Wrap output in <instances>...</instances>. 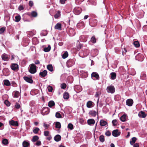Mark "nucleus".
Listing matches in <instances>:
<instances>
[{"instance_id":"f257e3e1","label":"nucleus","mask_w":147,"mask_h":147,"mask_svg":"<svg viewBox=\"0 0 147 147\" xmlns=\"http://www.w3.org/2000/svg\"><path fill=\"white\" fill-rule=\"evenodd\" d=\"M36 66L34 64H31L29 69V72L32 74L35 73L36 71Z\"/></svg>"},{"instance_id":"f03ea898","label":"nucleus","mask_w":147,"mask_h":147,"mask_svg":"<svg viewBox=\"0 0 147 147\" xmlns=\"http://www.w3.org/2000/svg\"><path fill=\"white\" fill-rule=\"evenodd\" d=\"M115 88L113 86H108L107 88V90L108 92L113 93L115 92Z\"/></svg>"},{"instance_id":"7ed1b4c3","label":"nucleus","mask_w":147,"mask_h":147,"mask_svg":"<svg viewBox=\"0 0 147 147\" xmlns=\"http://www.w3.org/2000/svg\"><path fill=\"white\" fill-rule=\"evenodd\" d=\"M112 135L115 137L119 136L121 134V132L119 131V130L116 129L114 130L112 132Z\"/></svg>"},{"instance_id":"20e7f679","label":"nucleus","mask_w":147,"mask_h":147,"mask_svg":"<svg viewBox=\"0 0 147 147\" xmlns=\"http://www.w3.org/2000/svg\"><path fill=\"white\" fill-rule=\"evenodd\" d=\"M1 58L3 60L7 61L9 59V57L7 55L4 53L1 55Z\"/></svg>"},{"instance_id":"39448f33","label":"nucleus","mask_w":147,"mask_h":147,"mask_svg":"<svg viewBox=\"0 0 147 147\" xmlns=\"http://www.w3.org/2000/svg\"><path fill=\"white\" fill-rule=\"evenodd\" d=\"M11 69L14 71L18 70V65L16 63L11 64Z\"/></svg>"},{"instance_id":"423d86ee","label":"nucleus","mask_w":147,"mask_h":147,"mask_svg":"<svg viewBox=\"0 0 147 147\" xmlns=\"http://www.w3.org/2000/svg\"><path fill=\"white\" fill-rule=\"evenodd\" d=\"M24 80L30 84L33 83V80L32 78H29L27 76H24L23 78Z\"/></svg>"},{"instance_id":"0eeeda50","label":"nucleus","mask_w":147,"mask_h":147,"mask_svg":"<svg viewBox=\"0 0 147 147\" xmlns=\"http://www.w3.org/2000/svg\"><path fill=\"white\" fill-rule=\"evenodd\" d=\"M66 63L68 67H70L74 64V62L72 59H70L67 61Z\"/></svg>"},{"instance_id":"6e6552de","label":"nucleus","mask_w":147,"mask_h":147,"mask_svg":"<svg viewBox=\"0 0 147 147\" xmlns=\"http://www.w3.org/2000/svg\"><path fill=\"white\" fill-rule=\"evenodd\" d=\"M133 103V101L131 99H129L127 100L126 101V105L129 106H131Z\"/></svg>"},{"instance_id":"1a4fd4ad","label":"nucleus","mask_w":147,"mask_h":147,"mask_svg":"<svg viewBox=\"0 0 147 147\" xmlns=\"http://www.w3.org/2000/svg\"><path fill=\"white\" fill-rule=\"evenodd\" d=\"M47 71L46 70H44L40 72L39 75L41 77H44L47 75Z\"/></svg>"},{"instance_id":"9d476101","label":"nucleus","mask_w":147,"mask_h":147,"mask_svg":"<svg viewBox=\"0 0 147 147\" xmlns=\"http://www.w3.org/2000/svg\"><path fill=\"white\" fill-rule=\"evenodd\" d=\"M95 123V121L93 119H91L87 120V123L90 125H93Z\"/></svg>"},{"instance_id":"9b49d317","label":"nucleus","mask_w":147,"mask_h":147,"mask_svg":"<svg viewBox=\"0 0 147 147\" xmlns=\"http://www.w3.org/2000/svg\"><path fill=\"white\" fill-rule=\"evenodd\" d=\"M9 124L11 125L18 126V123L17 121H14L13 120H11L9 122Z\"/></svg>"},{"instance_id":"f8f14e48","label":"nucleus","mask_w":147,"mask_h":147,"mask_svg":"<svg viewBox=\"0 0 147 147\" xmlns=\"http://www.w3.org/2000/svg\"><path fill=\"white\" fill-rule=\"evenodd\" d=\"M138 115L140 117L145 118L146 117V115L144 111H141L139 113Z\"/></svg>"},{"instance_id":"ddd939ff","label":"nucleus","mask_w":147,"mask_h":147,"mask_svg":"<svg viewBox=\"0 0 147 147\" xmlns=\"http://www.w3.org/2000/svg\"><path fill=\"white\" fill-rule=\"evenodd\" d=\"M107 121H105L103 119H101L100 121V125L101 126H104L107 124Z\"/></svg>"},{"instance_id":"4468645a","label":"nucleus","mask_w":147,"mask_h":147,"mask_svg":"<svg viewBox=\"0 0 147 147\" xmlns=\"http://www.w3.org/2000/svg\"><path fill=\"white\" fill-rule=\"evenodd\" d=\"M49 108L48 107H44L42 109V113H46V114L48 113L49 112Z\"/></svg>"},{"instance_id":"2eb2a0df","label":"nucleus","mask_w":147,"mask_h":147,"mask_svg":"<svg viewBox=\"0 0 147 147\" xmlns=\"http://www.w3.org/2000/svg\"><path fill=\"white\" fill-rule=\"evenodd\" d=\"M55 29L58 30H61V25L60 23H57L55 26Z\"/></svg>"},{"instance_id":"dca6fc26","label":"nucleus","mask_w":147,"mask_h":147,"mask_svg":"<svg viewBox=\"0 0 147 147\" xmlns=\"http://www.w3.org/2000/svg\"><path fill=\"white\" fill-rule=\"evenodd\" d=\"M54 140L56 142H59L61 140V136L59 135H57L55 136Z\"/></svg>"},{"instance_id":"f3484780","label":"nucleus","mask_w":147,"mask_h":147,"mask_svg":"<svg viewBox=\"0 0 147 147\" xmlns=\"http://www.w3.org/2000/svg\"><path fill=\"white\" fill-rule=\"evenodd\" d=\"M97 114L96 112L94 110L90 111L89 113V114L91 115L92 116L94 117H95Z\"/></svg>"},{"instance_id":"a211bd4d","label":"nucleus","mask_w":147,"mask_h":147,"mask_svg":"<svg viewBox=\"0 0 147 147\" xmlns=\"http://www.w3.org/2000/svg\"><path fill=\"white\" fill-rule=\"evenodd\" d=\"M92 77H94L96 79H98L99 78V76L97 73L95 72H93L91 74Z\"/></svg>"},{"instance_id":"6ab92c4d","label":"nucleus","mask_w":147,"mask_h":147,"mask_svg":"<svg viewBox=\"0 0 147 147\" xmlns=\"http://www.w3.org/2000/svg\"><path fill=\"white\" fill-rule=\"evenodd\" d=\"M93 102L91 101H88L86 104V106L88 108H90L93 107Z\"/></svg>"},{"instance_id":"aec40b11","label":"nucleus","mask_w":147,"mask_h":147,"mask_svg":"<svg viewBox=\"0 0 147 147\" xmlns=\"http://www.w3.org/2000/svg\"><path fill=\"white\" fill-rule=\"evenodd\" d=\"M111 78L113 80L116 79V74L115 72H112L110 74Z\"/></svg>"},{"instance_id":"412c9836","label":"nucleus","mask_w":147,"mask_h":147,"mask_svg":"<svg viewBox=\"0 0 147 147\" xmlns=\"http://www.w3.org/2000/svg\"><path fill=\"white\" fill-rule=\"evenodd\" d=\"M69 98V94L67 92H65L63 94V98L65 99H67Z\"/></svg>"},{"instance_id":"4be33fe9","label":"nucleus","mask_w":147,"mask_h":147,"mask_svg":"<svg viewBox=\"0 0 147 147\" xmlns=\"http://www.w3.org/2000/svg\"><path fill=\"white\" fill-rule=\"evenodd\" d=\"M47 68L50 71L52 72L53 71V69L52 65L51 64H49L47 66Z\"/></svg>"},{"instance_id":"5701e85b","label":"nucleus","mask_w":147,"mask_h":147,"mask_svg":"<svg viewBox=\"0 0 147 147\" xmlns=\"http://www.w3.org/2000/svg\"><path fill=\"white\" fill-rule=\"evenodd\" d=\"M22 145L24 147H28L30 145V144L28 142L24 141L23 142Z\"/></svg>"},{"instance_id":"b1692460","label":"nucleus","mask_w":147,"mask_h":147,"mask_svg":"<svg viewBox=\"0 0 147 147\" xmlns=\"http://www.w3.org/2000/svg\"><path fill=\"white\" fill-rule=\"evenodd\" d=\"M2 143L5 145H7L9 144L8 140L7 139H3L2 141Z\"/></svg>"},{"instance_id":"393cba45","label":"nucleus","mask_w":147,"mask_h":147,"mask_svg":"<svg viewBox=\"0 0 147 147\" xmlns=\"http://www.w3.org/2000/svg\"><path fill=\"white\" fill-rule=\"evenodd\" d=\"M137 140V138L136 137H133L132 138L131 140L130 141V144L131 145H133Z\"/></svg>"},{"instance_id":"a878e982","label":"nucleus","mask_w":147,"mask_h":147,"mask_svg":"<svg viewBox=\"0 0 147 147\" xmlns=\"http://www.w3.org/2000/svg\"><path fill=\"white\" fill-rule=\"evenodd\" d=\"M55 105L54 102L53 100H51L48 103V106L50 107H52Z\"/></svg>"},{"instance_id":"bb28decb","label":"nucleus","mask_w":147,"mask_h":147,"mask_svg":"<svg viewBox=\"0 0 147 147\" xmlns=\"http://www.w3.org/2000/svg\"><path fill=\"white\" fill-rule=\"evenodd\" d=\"M4 84L7 86H9L10 85L11 83L8 80H5L4 81Z\"/></svg>"},{"instance_id":"cd10ccee","label":"nucleus","mask_w":147,"mask_h":147,"mask_svg":"<svg viewBox=\"0 0 147 147\" xmlns=\"http://www.w3.org/2000/svg\"><path fill=\"white\" fill-rule=\"evenodd\" d=\"M96 39L94 36H93L91 38L90 41L93 43H95L96 42Z\"/></svg>"},{"instance_id":"c85d7f7f","label":"nucleus","mask_w":147,"mask_h":147,"mask_svg":"<svg viewBox=\"0 0 147 147\" xmlns=\"http://www.w3.org/2000/svg\"><path fill=\"white\" fill-rule=\"evenodd\" d=\"M120 119L123 122L125 121L126 119V115H123L121 117Z\"/></svg>"},{"instance_id":"c756f323","label":"nucleus","mask_w":147,"mask_h":147,"mask_svg":"<svg viewBox=\"0 0 147 147\" xmlns=\"http://www.w3.org/2000/svg\"><path fill=\"white\" fill-rule=\"evenodd\" d=\"M55 127L57 128L60 129L61 127V124L59 122H56L55 123Z\"/></svg>"},{"instance_id":"7c9ffc66","label":"nucleus","mask_w":147,"mask_h":147,"mask_svg":"<svg viewBox=\"0 0 147 147\" xmlns=\"http://www.w3.org/2000/svg\"><path fill=\"white\" fill-rule=\"evenodd\" d=\"M140 57H141L142 58H143V55L140 54H138L136 57V59H138L139 61H141L142 59L139 58Z\"/></svg>"},{"instance_id":"2f4dec72","label":"nucleus","mask_w":147,"mask_h":147,"mask_svg":"<svg viewBox=\"0 0 147 147\" xmlns=\"http://www.w3.org/2000/svg\"><path fill=\"white\" fill-rule=\"evenodd\" d=\"M39 139L38 137L37 136H35L33 137L32 141L33 142H35Z\"/></svg>"},{"instance_id":"473e14b6","label":"nucleus","mask_w":147,"mask_h":147,"mask_svg":"<svg viewBox=\"0 0 147 147\" xmlns=\"http://www.w3.org/2000/svg\"><path fill=\"white\" fill-rule=\"evenodd\" d=\"M60 11H58L57 13L55 15L54 17L55 19H57L58 17L60 16Z\"/></svg>"},{"instance_id":"72a5a7b5","label":"nucleus","mask_w":147,"mask_h":147,"mask_svg":"<svg viewBox=\"0 0 147 147\" xmlns=\"http://www.w3.org/2000/svg\"><path fill=\"white\" fill-rule=\"evenodd\" d=\"M51 49V47L50 45H49L48 47L45 48L44 49V51L45 52H48Z\"/></svg>"},{"instance_id":"f704fd0d","label":"nucleus","mask_w":147,"mask_h":147,"mask_svg":"<svg viewBox=\"0 0 147 147\" xmlns=\"http://www.w3.org/2000/svg\"><path fill=\"white\" fill-rule=\"evenodd\" d=\"M134 45L136 47H138L140 46V44L139 42L137 41H135L134 42Z\"/></svg>"},{"instance_id":"c9c22d12","label":"nucleus","mask_w":147,"mask_h":147,"mask_svg":"<svg viewBox=\"0 0 147 147\" xmlns=\"http://www.w3.org/2000/svg\"><path fill=\"white\" fill-rule=\"evenodd\" d=\"M31 16L34 17H36L37 16V13L34 11H33L31 13Z\"/></svg>"},{"instance_id":"e433bc0d","label":"nucleus","mask_w":147,"mask_h":147,"mask_svg":"<svg viewBox=\"0 0 147 147\" xmlns=\"http://www.w3.org/2000/svg\"><path fill=\"white\" fill-rule=\"evenodd\" d=\"M15 21L16 22H19L21 19V17L20 15L17 16H15Z\"/></svg>"},{"instance_id":"4c0bfd02","label":"nucleus","mask_w":147,"mask_h":147,"mask_svg":"<svg viewBox=\"0 0 147 147\" xmlns=\"http://www.w3.org/2000/svg\"><path fill=\"white\" fill-rule=\"evenodd\" d=\"M15 94L14 95V97L15 98H17L19 96L20 92H19L16 91L14 92Z\"/></svg>"},{"instance_id":"58836bf2","label":"nucleus","mask_w":147,"mask_h":147,"mask_svg":"<svg viewBox=\"0 0 147 147\" xmlns=\"http://www.w3.org/2000/svg\"><path fill=\"white\" fill-rule=\"evenodd\" d=\"M68 55L67 52L66 51L63 54L62 57L63 59H65L68 57Z\"/></svg>"},{"instance_id":"ea45409f","label":"nucleus","mask_w":147,"mask_h":147,"mask_svg":"<svg viewBox=\"0 0 147 147\" xmlns=\"http://www.w3.org/2000/svg\"><path fill=\"white\" fill-rule=\"evenodd\" d=\"M99 140L100 141L102 142L105 141L104 136L103 135H101L99 137Z\"/></svg>"},{"instance_id":"a19ab883","label":"nucleus","mask_w":147,"mask_h":147,"mask_svg":"<svg viewBox=\"0 0 147 147\" xmlns=\"http://www.w3.org/2000/svg\"><path fill=\"white\" fill-rule=\"evenodd\" d=\"M55 116L57 118H62L61 115L58 112H57L55 114Z\"/></svg>"},{"instance_id":"79ce46f5","label":"nucleus","mask_w":147,"mask_h":147,"mask_svg":"<svg viewBox=\"0 0 147 147\" xmlns=\"http://www.w3.org/2000/svg\"><path fill=\"white\" fill-rule=\"evenodd\" d=\"M39 130V129L38 127H36L35 129L33 130V131L35 134H37Z\"/></svg>"},{"instance_id":"37998d69","label":"nucleus","mask_w":147,"mask_h":147,"mask_svg":"<svg viewBox=\"0 0 147 147\" xmlns=\"http://www.w3.org/2000/svg\"><path fill=\"white\" fill-rule=\"evenodd\" d=\"M67 127L70 130H72L73 129V125L72 124L69 123Z\"/></svg>"},{"instance_id":"c03bdc74","label":"nucleus","mask_w":147,"mask_h":147,"mask_svg":"<svg viewBox=\"0 0 147 147\" xmlns=\"http://www.w3.org/2000/svg\"><path fill=\"white\" fill-rule=\"evenodd\" d=\"M4 103L7 107L9 106L10 105V102L7 100H5L4 102Z\"/></svg>"},{"instance_id":"a18cd8bd","label":"nucleus","mask_w":147,"mask_h":147,"mask_svg":"<svg viewBox=\"0 0 147 147\" xmlns=\"http://www.w3.org/2000/svg\"><path fill=\"white\" fill-rule=\"evenodd\" d=\"M5 30V28L3 27L0 28V34H2Z\"/></svg>"},{"instance_id":"49530a36","label":"nucleus","mask_w":147,"mask_h":147,"mask_svg":"<svg viewBox=\"0 0 147 147\" xmlns=\"http://www.w3.org/2000/svg\"><path fill=\"white\" fill-rule=\"evenodd\" d=\"M112 123L113 126H115L117 124V121L116 119H114L112 121Z\"/></svg>"},{"instance_id":"de8ad7c7","label":"nucleus","mask_w":147,"mask_h":147,"mask_svg":"<svg viewBox=\"0 0 147 147\" xmlns=\"http://www.w3.org/2000/svg\"><path fill=\"white\" fill-rule=\"evenodd\" d=\"M83 47V45L82 44H80L77 47V50L78 51H79Z\"/></svg>"},{"instance_id":"09e8293b","label":"nucleus","mask_w":147,"mask_h":147,"mask_svg":"<svg viewBox=\"0 0 147 147\" xmlns=\"http://www.w3.org/2000/svg\"><path fill=\"white\" fill-rule=\"evenodd\" d=\"M66 84L65 83H63L61 85V88L63 89H65L66 87Z\"/></svg>"},{"instance_id":"8fccbe9b","label":"nucleus","mask_w":147,"mask_h":147,"mask_svg":"<svg viewBox=\"0 0 147 147\" xmlns=\"http://www.w3.org/2000/svg\"><path fill=\"white\" fill-rule=\"evenodd\" d=\"M105 135L107 136H109L111 135V133L108 130L105 133Z\"/></svg>"},{"instance_id":"3c124183","label":"nucleus","mask_w":147,"mask_h":147,"mask_svg":"<svg viewBox=\"0 0 147 147\" xmlns=\"http://www.w3.org/2000/svg\"><path fill=\"white\" fill-rule=\"evenodd\" d=\"M47 88H48L49 92H52V91L53 90V88L52 86H49L47 87Z\"/></svg>"},{"instance_id":"603ef678","label":"nucleus","mask_w":147,"mask_h":147,"mask_svg":"<svg viewBox=\"0 0 147 147\" xmlns=\"http://www.w3.org/2000/svg\"><path fill=\"white\" fill-rule=\"evenodd\" d=\"M127 52V51L126 49L125 48H124L123 50H122V54L123 55H125L126 54V53Z\"/></svg>"},{"instance_id":"864d4df0","label":"nucleus","mask_w":147,"mask_h":147,"mask_svg":"<svg viewBox=\"0 0 147 147\" xmlns=\"http://www.w3.org/2000/svg\"><path fill=\"white\" fill-rule=\"evenodd\" d=\"M15 107L17 109H19L20 107V106L18 103H16L15 106Z\"/></svg>"},{"instance_id":"5fc2aeb1","label":"nucleus","mask_w":147,"mask_h":147,"mask_svg":"<svg viewBox=\"0 0 147 147\" xmlns=\"http://www.w3.org/2000/svg\"><path fill=\"white\" fill-rule=\"evenodd\" d=\"M29 6L30 7H32L34 5L33 1H30L29 3Z\"/></svg>"},{"instance_id":"6e6d98bb","label":"nucleus","mask_w":147,"mask_h":147,"mask_svg":"<svg viewBox=\"0 0 147 147\" xmlns=\"http://www.w3.org/2000/svg\"><path fill=\"white\" fill-rule=\"evenodd\" d=\"M74 12L76 13L77 14H79L81 13V11H79L77 9H75L74 10Z\"/></svg>"},{"instance_id":"4d7b16f0","label":"nucleus","mask_w":147,"mask_h":147,"mask_svg":"<svg viewBox=\"0 0 147 147\" xmlns=\"http://www.w3.org/2000/svg\"><path fill=\"white\" fill-rule=\"evenodd\" d=\"M44 135L45 136H47L49 135V131H44Z\"/></svg>"},{"instance_id":"13d9d810","label":"nucleus","mask_w":147,"mask_h":147,"mask_svg":"<svg viewBox=\"0 0 147 147\" xmlns=\"http://www.w3.org/2000/svg\"><path fill=\"white\" fill-rule=\"evenodd\" d=\"M41 144V142L40 141H38L35 144L37 146H40Z\"/></svg>"},{"instance_id":"bf43d9fd","label":"nucleus","mask_w":147,"mask_h":147,"mask_svg":"<svg viewBox=\"0 0 147 147\" xmlns=\"http://www.w3.org/2000/svg\"><path fill=\"white\" fill-rule=\"evenodd\" d=\"M18 9L20 10H22L24 9V7L22 5H20Z\"/></svg>"},{"instance_id":"052dcab7","label":"nucleus","mask_w":147,"mask_h":147,"mask_svg":"<svg viewBox=\"0 0 147 147\" xmlns=\"http://www.w3.org/2000/svg\"><path fill=\"white\" fill-rule=\"evenodd\" d=\"M11 84H12V86H16V84L15 82L13 81L12 82H11Z\"/></svg>"},{"instance_id":"680f3d73","label":"nucleus","mask_w":147,"mask_h":147,"mask_svg":"<svg viewBox=\"0 0 147 147\" xmlns=\"http://www.w3.org/2000/svg\"><path fill=\"white\" fill-rule=\"evenodd\" d=\"M44 127H46V128L47 129L49 126V125H48L47 124H45V123H44Z\"/></svg>"},{"instance_id":"e2e57ef3","label":"nucleus","mask_w":147,"mask_h":147,"mask_svg":"<svg viewBox=\"0 0 147 147\" xmlns=\"http://www.w3.org/2000/svg\"><path fill=\"white\" fill-rule=\"evenodd\" d=\"M67 0H60V2L62 4H63L65 3V1Z\"/></svg>"},{"instance_id":"0e129e2a","label":"nucleus","mask_w":147,"mask_h":147,"mask_svg":"<svg viewBox=\"0 0 147 147\" xmlns=\"http://www.w3.org/2000/svg\"><path fill=\"white\" fill-rule=\"evenodd\" d=\"M139 147V144L138 143H136L134 144V147Z\"/></svg>"},{"instance_id":"69168bd1","label":"nucleus","mask_w":147,"mask_h":147,"mask_svg":"<svg viewBox=\"0 0 147 147\" xmlns=\"http://www.w3.org/2000/svg\"><path fill=\"white\" fill-rule=\"evenodd\" d=\"M100 94V93L99 92H96V94L95 96V97H98Z\"/></svg>"},{"instance_id":"338daca9","label":"nucleus","mask_w":147,"mask_h":147,"mask_svg":"<svg viewBox=\"0 0 147 147\" xmlns=\"http://www.w3.org/2000/svg\"><path fill=\"white\" fill-rule=\"evenodd\" d=\"M40 63V61L39 60H37L35 61V64H39Z\"/></svg>"},{"instance_id":"774afa93","label":"nucleus","mask_w":147,"mask_h":147,"mask_svg":"<svg viewBox=\"0 0 147 147\" xmlns=\"http://www.w3.org/2000/svg\"><path fill=\"white\" fill-rule=\"evenodd\" d=\"M130 136V133L129 132H128L126 136V138H128Z\"/></svg>"}]
</instances>
